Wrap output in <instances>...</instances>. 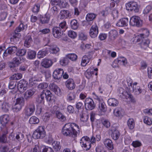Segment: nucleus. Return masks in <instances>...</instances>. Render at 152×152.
<instances>
[{
	"instance_id": "nucleus-1",
	"label": "nucleus",
	"mask_w": 152,
	"mask_h": 152,
	"mask_svg": "<svg viewBox=\"0 0 152 152\" xmlns=\"http://www.w3.org/2000/svg\"><path fill=\"white\" fill-rule=\"evenodd\" d=\"M79 127L75 123H68L66 124L62 128V134L66 136L75 138L76 137L77 134L80 133Z\"/></svg>"
},
{
	"instance_id": "nucleus-2",
	"label": "nucleus",
	"mask_w": 152,
	"mask_h": 152,
	"mask_svg": "<svg viewBox=\"0 0 152 152\" xmlns=\"http://www.w3.org/2000/svg\"><path fill=\"white\" fill-rule=\"evenodd\" d=\"M45 133L44 127L39 126L34 132L32 136L35 139H42L45 136Z\"/></svg>"
},
{
	"instance_id": "nucleus-3",
	"label": "nucleus",
	"mask_w": 152,
	"mask_h": 152,
	"mask_svg": "<svg viewBox=\"0 0 152 152\" xmlns=\"http://www.w3.org/2000/svg\"><path fill=\"white\" fill-rule=\"evenodd\" d=\"M90 141V138L87 136L83 137L80 140V143L85 150H88L91 148V145Z\"/></svg>"
},
{
	"instance_id": "nucleus-4",
	"label": "nucleus",
	"mask_w": 152,
	"mask_h": 152,
	"mask_svg": "<svg viewBox=\"0 0 152 152\" xmlns=\"http://www.w3.org/2000/svg\"><path fill=\"white\" fill-rule=\"evenodd\" d=\"M27 82L25 80L22 79L20 80L17 84V86L19 91L22 93L27 89Z\"/></svg>"
},
{
	"instance_id": "nucleus-5",
	"label": "nucleus",
	"mask_w": 152,
	"mask_h": 152,
	"mask_svg": "<svg viewBox=\"0 0 152 152\" xmlns=\"http://www.w3.org/2000/svg\"><path fill=\"white\" fill-rule=\"evenodd\" d=\"M129 23L130 25L133 26L140 27L142 26V21L140 18L137 16L132 17L130 20Z\"/></svg>"
},
{
	"instance_id": "nucleus-6",
	"label": "nucleus",
	"mask_w": 152,
	"mask_h": 152,
	"mask_svg": "<svg viewBox=\"0 0 152 152\" xmlns=\"http://www.w3.org/2000/svg\"><path fill=\"white\" fill-rule=\"evenodd\" d=\"M63 31H62L60 27L54 26L52 28V34L55 37L60 38L63 34Z\"/></svg>"
},
{
	"instance_id": "nucleus-7",
	"label": "nucleus",
	"mask_w": 152,
	"mask_h": 152,
	"mask_svg": "<svg viewBox=\"0 0 152 152\" xmlns=\"http://www.w3.org/2000/svg\"><path fill=\"white\" fill-rule=\"evenodd\" d=\"M85 105L86 109L87 110H91L95 107V104L92 99L89 98L86 99L85 100Z\"/></svg>"
},
{
	"instance_id": "nucleus-8",
	"label": "nucleus",
	"mask_w": 152,
	"mask_h": 152,
	"mask_svg": "<svg viewBox=\"0 0 152 152\" xmlns=\"http://www.w3.org/2000/svg\"><path fill=\"white\" fill-rule=\"evenodd\" d=\"M42 92V94L45 95L47 101L50 102L55 101L54 96L49 90H43Z\"/></svg>"
},
{
	"instance_id": "nucleus-9",
	"label": "nucleus",
	"mask_w": 152,
	"mask_h": 152,
	"mask_svg": "<svg viewBox=\"0 0 152 152\" xmlns=\"http://www.w3.org/2000/svg\"><path fill=\"white\" fill-rule=\"evenodd\" d=\"M35 110V105L34 103H31L28 107L25 109V114L27 116H30L31 115Z\"/></svg>"
},
{
	"instance_id": "nucleus-10",
	"label": "nucleus",
	"mask_w": 152,
	"mask_h": 152,
	"mask_svg": "<svg viewBox=\"0 0 152 152\" xmlns=\"http://www.w3.org/2000/svg\"><path fill=\"white\" fill-rule=\"evenodd\" d=\"M35 92V90L34 88L27 90L24 94V97L26 101L31 99Z\"/></svg>"
},
{
	"instance_id": "nucleus-11",
	"label": "nucleus",
	"mask_w": 152,
	"mask_h": 152,
	"mask_svg": "<svg viewBox=\"0 0 152 152\" xmlns=\"http://www.w3.org/2000/svg\"><path fill=\"white\" fill-rule=\"evenodd\" d=\"M118 35V32L116 30H111L108 33V41H113L117 37Z\"/></svg>"
},
{
	"instance_id": "nucleus-12",
	"label": "nucleus",
	"mask_w": 152,
	"mask_h": 152,
	"mask_svg": "<svg viewBox=\"0 0 152 152\" xmlns=\"http://www.w3.org/2000/svg\"><path fill=\"white\" fill-rule=\"evenodd\" d=\"M90 35L93 38H96L98 34V27L96 25H93L90 30Z\"/></svg>"
},
{
	"instance_id": "nucleus-13",
	"label": "nucleus",
	"mask_w": 152,
	"mask_h": 152,
	"mask_svg": "<svg viewBox=\"0 0 152 152\" xmlns=\"http://www.w3.org/2000/svg\"><path fill=\"white\" fill-rule=\"evenodd\" d=\"M17 50V48L15 46L8 47L4 52L3 56H7L8 55H11L15 53Z\"/></svg>"
},
{
	"instance_id": "nucleus-14",
	"label": "nucleus",
	"mask_w": 152,
	"mask_h": 152,
	"mask_svg": "<svg viewBox=\"0 0 152 152\" xmlns=\"http://www.w3.org/2000/svg\"><path fill=\"white\" fill-rule=\"evenodd\" d=\"M64 73L63 69H59L55 70L53 74V77L56 79L58 80L61 78Z\"/></svg>"
},
{
	"instance_id": "nucleus-15",
	"label": "nucleus",
	"mask_w": 152,
	"mask_h": 152,
	"mask_svg": "<svg viewBox=\"0 0 152 152\" xmlns=\"http://www.w3.org/2000/svg\"><path fill=\"white\" fill-rule=\"evenodd\" d=\"M50 18V15L49 14H46L44 16L40 15L39 20L42 24H44L48 23Z\"/></svg>"
},
{
	"instance_id": "nucleus-16",
	"label": "nucleus",
	"mask_w": 152,
	"mask_h": 152,
	"mask_svg": "<svg viewBox=\"0 0 152 152\" xmlns=\"http://www.w3.org/2000/svg\"><path fill=\"white\" fill-rule=\"evenodd\" d=\"M53 63L51 60L48 59H44L41 63V65L45 68H48L52 66Z\"/></svg>"
},
{
	"instance_id": "nucleus-17",
	"label": "nucleus",
	"mask_w": 152,
	"mask_h": 152,
	"mask_svg": "<svg viewBox=\"0 0 152 152\" xmlns=\"http://www.w3.org/2000/svg\"><path fill=\"white\" fill-rule=\"evenodd\" d=\"M66 85L67 88L69 90L74 89L75 86V83L72 79H69L66 82Z\"/></svg>"
},
{
	"instance_id": "nucleus-18",
	"label": "nucleus",
	"mask_w": 152,
	"mask_h": 152,
	"mask_svg": "<svg viewBox=\"0 0 152 152\" xmlns=\"http://www.w3.org/2000/svg\"><path fill=\"white\" fill-rule=\"evenodd\" d=\"M113 112L115 116L119 117L122 116L124 113V110L121 107L116 108Z\"/></svg>"
},
{
	"instance_id": "nucleus-19",
	"label": "nucleus",
	"mask_w": 152,
	"mask_h": 152,
	"mask_svg": "<svg viewBox=\"0 0 152 152\" xmlns=\"http://www.w3.org/2000/svg\"><path fill=\"white\" fill-rule=\"evenodd\" d=\"M105 146L110 150L113 148V145L112 140L109 139H106L104 142Z\"/></svg>"
},
{
	"instance_id": "nucleus-20",
	"label": "nucleus",
	"mask_w": 152,
	"mask_h": 152,
	"mask_svg": "<svg viewBox=\"0 0 152 152\" xmlns=\"http://www.w3.org/2000/svg\"><path fill=\"white\" fill-rule=\"evenodd\" d=\"M112 132L111 136L114 140H118L120 135L119 132L115 128H113L111 129Z\"/></svg>"
},
{
	"instance_id": "nucleus-21",
	"label": "nucleus",
	"mask_w": 152,
	"mask_h": 152,
	"mask_svg": "<svg viewBox=\"0 0 152 152\" xmlns=\"http://www.w3.org/2000/svg\"><path fill=\"white\" fill-rule=\"evenodd\" d=\"M129 20L127 18H124L120 19L116 23V25L118 26H124L127 25Z\"/></svg>"
},
{
	"instance_id": "nucleus-22",
	"label": "nucleus",
	"mask_w": 152,
	"mask_h": 152,
	"mask_svg": "<svg viewBox=\"0 0 152 152\" xmlns=\"http://www.w3.org/2000/svg\"><path fill=\"white\" fill-rule=\"evenodd\" d=\"M108 103L110 106L116 107L118 105L119 102L117 99L114 98H111L108 100Z\"/></svg>"
},
{
	"instance_id": "nucleus-23",
	"label": "nucleus",
	"mask_w": 152,
	"mask_h": 152,
	"mask_svg": "<svg viewBox=\"0 0 152 152\" xmlns=\"http://www.w3.org/2000/svg\"><path fill=\"white\" fill-rule=\"evenodd\" d=\"M10 104L7 102H4L1 104V108L2 110L5 112L8 111L10 108Z\"/></svg>"
},
{
	"instance_id": "nucleus-24",
	"label": "nucleus",
	"mask_w": 152,
	"mask_h": 152,
	"mask_svg": "<svg viewBox=\"0 0 152 152\" xmlns=\"http://www.w3.org/2000/svg\"><path fill=\"white\" fill-rule=\"evenodd\" d=\"M49 87L51 90L54 92L55 93L57 94H58V91H59L60 90L59 88L56 84L53 83L50 84L49 85Z\"/></svg>"
},
{
	"instance_id": "nucleus-25",
	"label": "nucleus",
	"mask_w": 152,
	"mask_h": 152,
	"mask_svg": "<svg viewBox=\"0 0 152 152\" xmlns=\"http://www.w3.org/2000/svg\"><path fill=\"white\" fill-rule=\"evenodd\" d=\"M36 54V51L29 50L27 52V57L29 59H33L35 57Z\"/></svg>"
},
{
	"instance_id": "nucleus-26",
	"label": "nucleus",
	"mask_w": 152,
	"mask_h": 152,
	"mask_svg": "<svg viewBox=\"0 0 152 152\" xmlns=\"http://www.w3.org/2000/svg\"><path fill=\"white\" fill-rule=\"evenodd\" d=\"M0 120L1 124L4 125L8 123L9 118L7 115H5L0 117Z\"/></svg>"
},
{
	"instance_id": "nucleus-27",
	"label": "nucleus",
	"mask_w": 152,
	"mask_h": 152,
	"mask_svg": "<svg viewBox=\"0 0 152 152\" xmlns=\"http://www.w3.org/2000/svg\"><path fill=\"white\" fill-rule=\"evenodd\" d=\"M118 92L120 94L119 96L122 98L127 99L128 92H127L124 91V89L122 88H120L118 90Z\"/></svg>"
},
{
	"instance_id": "nucleus-28",
	"label": "nucleus",
	"mask_w": 152,
	"mask_h": 152,
	"mask_svg": "<svg viewBox=\"0 0 152 152\" xmlns=\"http://www.w3.org/2000/svg\"><path fill=\"white\" fill-rule=\"evenodd\" d=\"M39 122V119L36 117L33 116L30 118L29 119V123L31 124H38Z\"/></svg>"
},
{
	"instance_id": "nucleus-29",
	"label": "nucleus",
	"mask_w": 152,
	"mask_h": 152,
	"mask_svg": "<svg viewBox=\"0 0 152 152\" xmlns=\"http://www.w3.org/2000/svg\"><path fill=\"white\" fill-rule=\"evenodd\" d=\"M146 36L143 34H140L136 35L135 37V40L137 42H141L143 40H144V39L146 37Z\"/></svg>"
},
{
	"instance_id": "nucleus-30",
	"label": "nucleus",
	"mask_w": 152,
	"mask_h": 152,
	"mask_svg": "<svg viewBox=\"0 0 152 152\" xmlns=\"http://www.w3.org/2000/svg\"><path fill=\"white\" fill-rule=\"evenodd\" d=\"M69 11L66 10H62L60 12L61 18L64 19L69 17Z\"/></svg>"
},
{
	"instance_id": "nucleus-31",
	"label": "nucleus",
	"mask_w": 152,
	"mask_h": 152,
	"mask_svg": "<svg viewBox=\"0 0 152 152\" xmlns=\"http://www.w3.org/2000/svg\"><path fill=\"white\" fill-rule=\"evenodd\" d=\"M52 145L53 148L56 151H59L61 148L60 143L57 141H54L52 143Z\"/></svg>"
},
{
	"instance_id": "nucleus-32",
	"label": "nucleus",
	"mask_w": 152,
	"mask_h": 152,
	"mask_svg": "<svg viewBox=\"0 0 152 152\" xmlns=\"http://www.w3.org/2000/svg\"><path fill=\"white\" fill-rule=\"evenodd\" d=\"M150 41L148 39H144L141 42V46L145 49H146L148 47L150 43Z\"/></svg>"
},
{
	"instance_id": "nucleus-33",
	"label": "nucleus",
	"mask_w": 152,
	"mask_h": 152,
	"mask_svg": "<svg viewBox=\"0 0 152 152\" xmlns=\"http://www.w3.org/2000/svg\"><path fill=\"white\" fill-rule=\"evenodd\" d=\"M50 52L53 54H56L59 51V49L56 45L51 46L50 48Z\"/></svg>"
},
{
	"instance_id": "nucleus-34",
	"label": "nucleus",
	"mask_w": 152,
	"mask_h": 152,
	"mask_svg": "<svg viewBox=\"0 0 152 152\" xmlns=\"http://www.w3.org/2000/svg\"><path fill=\"white\" fill-rule=\"evenodd\" d=\"M135 2H130L126 4V9L129 11H133V7L134 6H135Z\"/></svg>"
},
{
	"instance_id": "nucleus-35",
	"label": "nucleus",
	"mask_w": 152,
	"mask_h": 152,
	"mask_svg": "<svg viewBox=\"0 0 152 152\" xmlns=\"http://www.w3.org/2000/svg\"><path fill=\"white\" fill-rule=\"evenodd\" d=\"M70 25L72 28L73 29H77L79 26L77 21L75 19H73L71 21Z\"/></svg>"
},
{
	"instance_id": "nucleus-36",
	"label": "nucleus",
	"mask_w": 152,
	"mask_h": 152,
	"mask_svg": "<svg viewBox=\"0 0 152 152\" xmlns=\"http://www.w3.org/2000/svg\"><path fill=\"white\" fill-rule=\"evenodd\" d=\"M32 42V39L31 37H28L24 42V46L27 48H29L31 46V44Z\"/></svg>"
},
{
	"instance_id": "nucleus-37",
	"label": "nucleus",
	"mask_w": 152,
	"mask_h": 152,
	"mask_svg": "<svg viewBox=\"0 0 152 152\" xmlns=\"http://www.w3.org/2000/svg\"><path fill=\"white\" fill-rule=\"evenodd\" d=\"M89 61L90 59L86 56H84L82 58L81 65L83 66H85Z\"/></svg>"
},
{
	"instance_id": "nucleus-38",
	"label": "nucleus",
	"mask_w": 152,
	"mask_h": 152,
	"mask_svg": "<svg viewBox=\"0 0 152 152\" xmlns=\"http://www.w3.org/2000/svg\"><path fill=\"white\" fill-rule=\"evenodd\" d=\"M22 77V75L20 73L15 74L10 77V79L12 80H18Z\"/></svg>"
},
{
	"instance_id": "nucleus-39",
	"label": "nucleus",
	"mask_w": 152,
	"mask_h": 152,
	"mask_svg": "<svg viewBox=\"0 0 152 152\" xmlns=\"http://www.w3.org/2000/svg\"><path fill=\"white\" fill-rule=\"evenodd\" d=\"M66 57L68 59L69 58L72 61H76L77 58V56L74 53L69 54L66 56Z\"/></svg>"
},
{
	"instance_id": "nucleus-40",
	"label": "nucleus",
	"mask_w": 152,
	"mask_h": 152,
	"mask_svg": "<svg viewBox=\"0 0 152 152\" xmlns=\"http://www.w3.org/2000/svg\"><path fill=\"white\" fill-rule=\"evenodd\" d=\"M127 125L130 129H133L134 126V120L132 119H129L127 122Z\"/></svg>"
},
{
	"instance_id": "nucleus-41",
	"label": "nucleus",
	"mask_w": 152,
	"mask_h": 152,
	"mask_svg": "<svg viewBox=\"0 0 152 152\" xmlns=\"http://www.w3.org/2000/svg\"><path fill=\"white\" fill-rule=\"evenodd\" d=\"M45 97V95L42 94V92L40 96L38 97L37 99V101L39 103H44V98Z\"/></svg>"
},
{
	"instance_id": "nucleus-42",
	"label": "nucleus",
	"mask_w": 152,
	"mask_h": 152,
	"mask_svg": "<svg viewBox=\"0 0 152 152\" xmlns=\"http://www.w3.org/2000/svg\"><path fill=\"white\" fill-rule=\"evenodd\" d=\"M96 15L93 13H89L86 16V18L87 20L90 21L93 20L96 17Z\"/></svg>"
},
{
	"instance_id": "nucleus-43",
	"label": "nucleus",
	"mask_w": 152,
	"mask_h": 152,
	"mask_svg": "<svg viewBox=\"0 0 152 152\" xmlns=\"http://www.w3.org/2000/svg\"><path fill=\"white\" fill-rule=\"evenodd\" d=\"M24 100L23 97L18 98L16 99V103L20 105L22 107L24 105Z\"/></svg>"
},
{
	"instance_id": "nucleus-44",
	"label": "nucleus",
	"mask_w": 152,
	"mask_h": 152,
	"mask_svg": "<svg viewBox=\"0 0 152 152\" xmlns=\"http://www.w3.org/2000/svg\"><path fill=\"white\" fill-rule=\"evenodd\" d=\"M22 106L18 104L15 103L12 107V110L13 111L18 112L22 108Z\"/></svg>"
},
{
	"instance_id": "nucleus-45",
	"label": "nucleus",
	"mask_w": 152,
	"mask_h": 152,
	"mask_svg": "<svg viewBox=\"0 0 152 152\" xmlns=\"http://www.w3.org/2000/svg\"><path fill=\"white\" fill-rule=\"evenodd\" d=\"M56 115L57 117L61 120L64 121L65 120V117L59 111H56Z\"/></svg>"
},
{
	"instance_id": "nucleus-46",
	"label": "nucleus",
	"mask_w": 152,
	"mask_h": 152,
	"mask_svg": "<svg viewBox=\"0 0 152 152\" xmlns=\"http://www.w3.org/2000/svg\"><path fill=\"white\" fill-rule=\"evenodd\" d=\"M26 52L25 49H21L18 50L16 54L17 56H23L25 55Z\"/></svg>"
},
{
	"instance_id": "nucleus-47",
	"label": "nucleus",
	"mask_w": 152,
	"mask_h": 152,
	"mask_svg": "<svg viewBox=\"0 0 152 152\" xmlns=\"http://www.w3.org/2000/svg\"><path fill=\"white\" fill-rule=\"evenodd\" d=\"M99 107L101 111L104 112L106 110V106L104 102L99 103Z\"/></svg>"
},
{
	"instance_id": "nucleus-48",
	"label": "nucleus",
	"mask_w": 152,
	"mask_h": 152,
	"mask_svg": "<svg viewBox=\"0 0 152 152\" xmlns=\"http://www.w3.org/2000/svg\"><path fill=\"white\" fill-rule=\"evenodd\" d=\"M69 63V60L66 57L60 61V63L61 65L63 66H65L68 64Z\"/></svg>"
},
{
	"instance_id": "nucleus-49",
	"label": "nucleus",
	"mask_w": 152,
	"mask_h": 152,
	"mask_svg": "<svg viewBox=\"0 0 152 152\" xmlns=\"http://www.w3.org/2000/svg\"><path fill=\"white\" fill-rule=\"evenodd\" d=\"M24 29V27L23 24L21 23L20 24V25L17 27L15 31V33L17 34V33L20 32L21 31L23 30Z\"/></svg>"
},
{
	"instance_id": "nucleus-50",
	"label": "nucleus",
	"mask_w": 152,
	"mask_h": 152,
	"mask_svg": "<svg viewBox=\"0 0 152 152\" xmlns=\"http://www.w3.org/2000/svg\"><path fill=\"white\" fill-rule=\"evenodd\" d=\"M16 85V82L13 80H11L9 84V88L10 89H13Z\"/></svg>"
},
{
	"instance_id": "nucleus-51",
	"label": "nucleus",
	"mask_w": 152,
	"mask_h": 152,
	"mask_svg": "<svg viewBox=\"0 0 152 152\" xmlns=\"http://www.w3.org/2000/svg\"><path fill=\"white\" fill-rule=\"evenodd\" d=\"M48 53V50H47L40 51L38 53V55H40L39 58H43L44 56H46V54Z\"/></svg>"
},
{
	"instance_id": "nucleus-52",
	"label": "nucleus",
	"mask_w": 152,
	"mask_h": 152,
	"mask_svg": "<svg viewBox=\"0 0 152 152\" xmlns=\"http://www.w3.org/2000/svg\"><path fill=\"white\" fill-rule=\"evenodd\" d=\"M144 122L145 123L150 125L152 124V121L151 118L148 117H145L144 119Z\"/></svg>"
},
{
	"instance_id": "nucleus-53",
	"label": "nucleus",
	"mask_w": 152,
	"mask_h": 152,
	"mask_svg": "<svg viewBox=\"0 0 152 152\" xmlns=\"http://www.w3.org/2000/svg\"><path fill=\"white\" fill-rule=\"evenodd\" d=\"M68 35L70 37L72 38H75L77 36L76 32L72 31H69L68 32Z\"/></svg>"
},
{
	"instance_id": "nucleus-54",
	"label": "nucleus",
	"mask_w": 152,
	"mask_h": 152,
	"mask_svg": "<svg viewBox=\"0 0 152 152\" xmlns=\"http://www.w3.org/2000/svg\"><path fill=\"white\" fill-rule=\"evenodd\" d=\"M39 144L36 145L33 150H31L28 152H41V150L39 147Z\"/></svg>"
},
{
	"instance_id": "nucleus-55",
	"label": "nucleus",
	"mask_w": 152,
	"mask_h": 152,
	"mask_svg": "<svg viewBox=\"0 0 152 152\" xmlns=\"http://www.w3.org/2000/svg\"><path fill=\"white\" fill-rule=\"evenodd\" d=\"M66 24V22L64 21L60 23L58 27H60V28L61 29L62 31H64L67 28Z\"/></svg>"
},
{
	"instance_id": "nucleus-56",
	"label": "nucleus",
	"mask_w": 152,
	"mask_h": 152,
	"mask_svg": "<svg viewBox=\"0 0 152 152\" xmlns=\"http://www.w3.org/2000/svg\"><path fill=\"white\" fill-rule=\"evenodd\" d=\"M80 120L83 122L86 121L88 118V115H84L83 114H80Z\"/></svg>"
},
{
	"instance_id": "nucleus-57",
	"label": "nucleus",
	"mask_w": 152,
	"mask_h": 152,
	"mask_svg": "<svg viewBox=\"0 0 152 152\" xmlns=\"http://www.w3.org/2000/svg\"><path fill=\"white\" fill-rule=\"evenodd\" d=\"M7 13L6 12H3L0 13V20H4L6 18Z\"/></svg>"
},
{
	"instance_id": "nucleus-58",
	"label": "nucleus",
	"mask_w": 152,
	"mask_h": 152,
	"mask_svg": "<svg viewBox=\"0 0 152 152\" xmlns=\"http://www.w3.org/2000/svg\"><path fill=\"white\" fill-rule=\"evenodd\" d=\"M23 137V134L21 132H19L17 133L15 137L16 139L19 141L20 140H22Z\"/></svg>"
},
{
	"instance_id": "nucleus-59",
	"label": "nucleus",
	"mask_w": 152,
	"mask_h": 152,
	"mask_svg": "<svg viewBox=\"0 0 152 152\" xmlns=\"http://www.w3.org/2000/svg\"><path fill=\"white\" fill-rule=\"evenodd\" d=\"M43 120L45 122L48 121L50 119L51 114L49 113H46L45 114Z\"/></svg>"
},
{
	"instance_id": "nucleus-60",
	"label": "nucleus",
	"mask_w": 152,
	"mask_h": 152,
	"mask_svg": "<svg viewBox=\"0 0 152 152\" xmlns=\"http://www.w3.org/2000/svg\"><path fill=\"white\" fill-rule=\"evenodd\" d=\"M75 97V96L73 93H70L68 95V99L69 101L74 100Z\"/></svg>"
},
{
	"instance_id": "nucleus-61",
	"label": "nucleus",
	"mask_w": 152,
	"mask_h": 152,
	"mask_svg": "<svg viewBox=\"0 0 152 152\" xmlns=\"http://www.w3.org/2000/svg\"><path fill=\"white\" fill-rule=\"evenodd\" d=\"M13 61L14 62L15 64L17 65H19L21 63V60L19 57H15L13 59Z\"/></svg>"
},
{
	"instance_id": "nucleus-62",
	"label": "nucleus",
	"mask_w": 152,
	"mask_h": 152,
	"mask_svg": "<svg viewBox=\"0 0 152 152\" xmlns=\"http://www.w3.org/2000/svg\"><path fill=\"white\" fill-rule=\"evenodd\" d=\"M48 86V85L46 83H42L40 84L38 86V87L39 88L44 89L47 88Z\"/></svg>"
},
{
	"instance_id": "nucleus-63",
	"label": "nucleus",
	"mask_w": 152,
	"mask_h": 152,
	"mask_svg": "<svg viewBox=\"0 0 152 152\" xmlns=\"http://www.w3.org/2000/svg\"><path fill=\"white\" fill-rule=\"evenodd\" d=\"M40 5H35L33 7L32 11L34 13L38 12L39 10Z\"/></svg>"
},
{
	"instance_id": "nucleus-64",
	"label": "nucleus",
	"mask_w": 152,
	"mask_h": 152,
	"mask_svg": "<svg viewBox=\"0 0 152 152\" xmlns=\"http://www.w3.org/2000/svg\"><path fill=\"white\" fill-rule=\"evenodd\" d=\"M79 39L81 40H85L87 39V36L83 33L80 32L79 34Z\"/></svg>"
}]
</instances>
